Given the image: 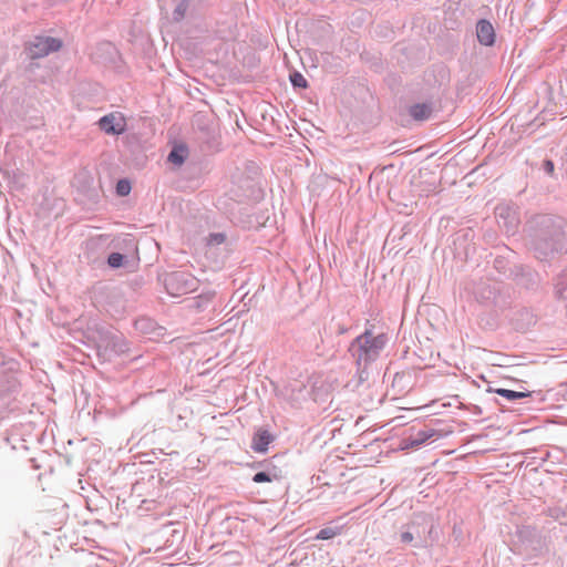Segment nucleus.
Returning <instances> with one entry per match:
<instances>
[{
    "instance_id": "f257e3e1",
    "label": "nucleus",
    "mask_w": 567,
    "mask_h": 567,
    "mask_svg": "<svg viewBox=\"0 0 567 567\" xmlns=\"http://www.w3.org/2000/svg\"><path fill=\"white\" fill-rule=\"evenodd\" d=\"M533 250L540 260L567 254V219L559 215H536L532 218Z\"/></svg>"
},
{
    "instance_id": "f03ea898",
    "label": "nucleus",
    "mask_w": 567,
    "mask_h": 567,
    "mask_svg": "<svg viewBox=\"0 0 567 567\" xmlns=\"http://www.w3.org/2000/svg\"><path fill=\"white\" fill-rule=\"evenodd\" d=\"M389 341L386 333L375 334L373 330L365 329L360 336L352 340L349 346V353L354 359L360 372V379L365 373L368 367L377 361Z\"/></svg>"
},
{
    "instance_id": "7ed1b4c3",
    "label": "nucleus",
    "mask_w": 567,
    "mask_h": 567,
    "mask_svg": "<svg viewBox=\"0 0 567 567\" xmlns=\"http://www.w3.org/2000/svg\"><path fill=\"white\" fill-rule=\"evenodd\" d=\"M474 296L480 303L496 311L509 306V297L505 293L503 284L498 281H480L474 288Z\"/></svg>"
},
{
    "instance_id": "20e7f679",
    "label": "nucleus",
    "mask_w": 567,
    "mask_h": 567,
    "mask_svg": "<svg viewBox=\"0 0 567 567\" xmlns=\"http://www.w3.org/2000/svg\"><path fill=\"white\" fill-rule=\"evenodd\" d=\"M165 288L172 296H183L197 289L198 280L189 272L174 271L165 277Z\"/></svg>"
},
{
    "instance_id": "39448f33",
    "label": "nucleus",
    "mask_w": 567,
    "mask_h": 567,
    "mask_svg": "<svg viewBox=\"0 0 567 567\" xmlns=\"http://www.w3.org/2000/svg\"><path fill=\"white\" fill-rule=\"evenodd\" d=\"M495 218L499 227L507 234H514L519 225V217L516 208L507 203H501L495 207Z\"/></svg>"
},
{
    "instance_id": "423d86ee",
    "label": "nucleus",
    "mask_w": 567,
    "mask_h": 567,
    "mask_svg": "<svg viewBox=\"0 0 567 567\" xmlns=\"http://www.w3.org/2000/svg\"><path fill=\"white\" fill-rule=\"evenodd\" d=\"M99 333L97 350L103 349L104 355L120 354L127 350L126 342L121 334H114L106 330H101Z\"/></svg>"
},
{
    "instance_id": "0eeeda50",
    "label": "nucleus",
    "mask_w": 567,
    "mask_h": 567,
    "mask_svg": "<svg viewBox=\"0 0 567 567\" xmlns=\"http://www.w3.org/2000/svg\"><path fill=\"white\" fill-rule=\"evenodd\" d=\"M100 130L110 135H121L126 131V120L123 114L113 112L99 120Z\"/></svg>"
},
{
    "instance_id": "6e6552de",
    "label": "nucleus",
    "mask_w": 567,
    "mask_h": 567,
    "mask_svg": "<svg viewBox=\"0 0 567 567\" xmlns=\"http://www.w3.org/2000/svg\"><path fill=\"white\" fill-rule=\"evenodd\" d=\"M435 429L425 426L416 432H411L409 436L403 440L404 449H416L427 442L430 439L437 436Z\"/></svg>"
},
{
    "instance_id": "1a4fd4ad",
    "label": "nucleus",
    "mask_w": 567,
    "mask_h": 567,
    "mask_svg": "<svg viewBox=\"0 0 567 567\" xmlns=\"http://www.w3.org/2000/svg\"><path fill=\"white\" fill-rule=\"evenodd\" d=\"M62 47L63 41L59 38L38 35V59L58 52Z\"/></svg>"
},
{
    "instance_id": "9d476101",
    "label": "nucleus",
    "mask_w": 567,
    "mask_h": 567,
    "mask_svg": "<svg viewBox=\"0 0 567 567\" xmlns=\"http://www.w3.org/2000/svg\"><path fill=\"white\" fill-rule=\"evenodd\" d=\"M477 40L481 44L489 47L495 42V31L488 20L481 19L476 24Z\"/></svg>"
},
{
    "instance_id": "9b49d317",
    "label": "nucleus",
    "mask_w": 567,
    "mask_h": 567,
    "mask_svg": "<svg viewBox=\"0 0 567 567\" xmlns=\"http://www.w3.org/2000/svg\"><path fill=\"white\" fill-rule=\"evenodd\" d=\"M272 441L274 436L269 431L259 429L252 436L251 449L257 453H265Z\"/></svg>"
},
{
    "instance_id": "f8f14e48",
    "label": "nucleus",
    "mask_w": 567,
    "mask_h": 567,
    "mask_svg": "<svg viewBox=\"0 0 567 567\" xmlns=\"http://www.w3.org/2000/svg\"><path fill=\"white\" fill-rule=\"evenodd\" d=\"M554 297L567 309V268L554 280Z\"/></svg>"
},
{
    "instance_id": "ddd939ff",
    "label": "nucleus",
    "mask_w": 567,
    "mask_h": 567,
    "mask_svg": "<svg viewBox=\"0 0 567 567\" xmlns=\"http://www.w3.org/2000/svg\"><path fill=\"white\" fill-rule=\"evenodd\" d=\"M513 320L518 330H525L536 322L534 313L526 308L517 310Z\"/></svg>"
},
{
    "instance_id": "4468645a",
    "label": "nucleus",
    "mask_w": 567,
    "mask_h": 567,
    "mask_svg": "<svg viewBox=\"0 0 567 567\" xmlns=\"http://www.w3.org/2000/svg\"><path fill=\"white\" fill-rule=\"evenodd\" d=\"M433 107L431 103H416L410 106L409 114L415 121H425L432 115Z\"/></svg>"
},
{
    "instance_id": "2eb2a0df",
    "label": "nucleus",
    "mask_w": 567,
    "mask_h": 567,
    "mask_svg": "<svg viewBox=\"0 0 567 567\" xmlns=\"http://www.w3.org/2000/svg\"><path fill=\"white\" fill-rule=\"evenodd\" d=\"M494 392L497 393L498 395L505 398L508 401L522 400V399L532 396V392H528V391L520 392V391H514V390H508V389H503V388L495 389Z\"/></svg>"
},
{
    "instance_id": "dca6fc26",
    "label": "nucleus",
    "mask_w": 567,
    "mask_h": 567,
    "mask_svg": "<svg viewBox=\"0 0 567 567\" xmlns=\"http://www.w3.org/2000/svg\"><path fill=\"white\" fill-rule=\"evenodd\" d=\"M305 385L298 382L290 383L284 388V394L290 400H299L303 396Z\"/></svg>"
},
{
    "instance_id": "f3484780",
    "label": "nucleus",
    "mask_w": 567,
    "mask_h": 567,
    "mask_svg": "<svg viewBox=\"0 0 567 567\" xmlns=\"http://www.w3.org/2000/svg\"><path fill=\"white\" fill-rule=\"evenodd\" d=\"M168 162L175 165H182L186 159V148L184 147H174L167 157Z\"/></svg>"
},
{
    "instance_id": "a211bd4d",
    "label": "nucleus",
    "mask_w": 567,
    "mask_h": 567,
    "mask_svg": "<svg viewBox=\"0 0 567 567\" xmlns=\"http://www.w3.org/2000/svg\"><path fill=\"white\" fill-rule=\"evenodd\" d=\"M341 529H342V527H329V526L324 527L319 530L316 538L321 539V540L331 539V538L336 537L337 535H340Z\"/></svg>"
},
{
    "instance_id": "6ab92c4d",
    "label": "nucleus",
    "mask_w": 567,
    "mask_h": 567,
    "mask_svg": "<svg viewBox=\"0 0 567 567\" xmlns=\"http://www.w3.org/2000/svg\"><path fill=\"white\" fill-rule=\"evenodd\" d=\"M278 475L272 472L264 471L258 472L252 476V481L255 483H266V482H272L274 480H277Z\"/></svg>"
},
{
    "instance_id": "aec40b11",
    "label": "nucleus",
    "mask_w": 567,
    "mask_h": 567,
    "mask_svg": "<svg viewBox=\"0 0 567 567\" xmlns=\"http://www.w3.org/2000/svg\"><path fill=\"white\" fill-rule=\"evenodd\" d=\"M290 82L293 87L298 89H307L308 87V81L300 72H293L290 74Z\"/></svg>"
},
{
    "instance_id": "412c9836",
    "label": "nucleus",
    "mask_w": 567,
    "mask_h": 567,
    "mask_svg": "<svg viewBox=\"0 0 567 567\" xmlns=\"http://www.w3.org/2000/svg\"><path fill=\"white\" fill-rule=\"evenodd\" d=\"M188 9V0H182L173 11V18L175 21H181Z\"/></svg>"
},
{
    "instance_id": "4be33fe9",
    "label": "nucleus",
    "mask_w": 567,
    "mask_h": 567,
    "mask_svg": "<svg viewBox=\"0 0 567 567\" xmlns=\"http://www.w3.org/2000/svg\"><path fill=\"white\" fill-rule=\"evenodd\" d=\"M414 528H415L414 524H411L408 526V530L401 532L400 542L402 544H411L415 539V535L412 532V529H414ZM416 538H420L419 534L416 535Z\"/></svg>"
},
{
    "instance_id": "5701e85b",
    "label": "nucleus",
    "mask_w": 567,
    "mask_h": 567,
    "mask_svg": "<svg viewBox=\"0 0 567 567\" xmlns=\"http://www.w3.org/2000/svg\"><path fill=\"white\" fill-rule=\"evenodd\" d=\"M125 256L120 252H112L107 258V264L111 268H120L123 266Z\"/></svg>"
},
{
    "instance_id": "b1692460",
    "label": "nucleus",
    "mask_w": 567,
    "mask_h": 567,
    "mask_svg": "<svg viewBox=\"0 0 567 567\" xmlns=\"http://www.w3.org/2000/svg\"><path fill=\"white\" fill-rule=\"evenodd\" d=\"M547 514L556 520L567 519V509L563 507L548 508Z\"/></svg>"
},
{
    "instance_id": "393cba45",
    "label": "nucleus",
    "mask_w": 567,
    "mask_h": 567,
    "mask_svg": "<svg viewBox=\"0 0 567 567\" xmlns=\"http://www.w3.org/2000/svg\"><path fill=\"white\" fill-rule=\"evenodd\" d=\"M131 192V184L126 179H121L118 181L117 185H116V193L120 195V196H126L128 195Z\"/></svg>"
},
{
    "instance_id": "a878e982",
    "label": "nucleus",
    "mask_w": 567,
    "mask_h": 567,
    "mask_svg": "<svg viewBox=\"0 0 567 567\" xmlns=\"http://www.w3.org/2000/svg\"><path fill=\"white\" fill-rule=\"evenodd\" d=\"M226 236L223 233H213L208 237L209 245H220L225 241Z\"/></svg>"
},
{
    "instance_id": "bb28decb",
    "label": "nucleus",
    "mask_w": 567,
    "mask_h": 567,
    "mask_svg": "<svg viewBox=\"0 0 567 567\" xmlns=\"http://www.w3.org/2000/svg\"><path fill=\"white\" fill-rule=\"evenodd\" d=\"M543 169L546 174L551 176L555 172L554 162L551 159H545L543 163Z\"/></svg>"
},
{
    "instance_id": "cd10ccee",
    "label": "nucleus",
    "mask_w": 567,
    "mask_h": 567,
    "mask_svg": "<svg viewBox=\"0 0 567 567\" xmlns=\"http://www.w3.org/2000/svg\"><path fill=\"white\" fill-rule=\"evenodd\" d=\"M346 332H347V328L342 327V328L339 329V333H346Z\"/></svg>"
},
{
    "instance_id": "c85d7f7f",
    "label": "nucleus",
    "mask_w": 567,
    "mask_h": 567,
    "mask_svg": "<svg viewBox=\"0 0 567 567\" xmlns=\"http://www.w3.org/2000/svg\"><path fill=\"white\" fill-rule=\"evenodd\" d=\"M55 504H56V505H60V504H61V501H60V499H56V501H55Z\"/></svg>"
}]
</instances>
